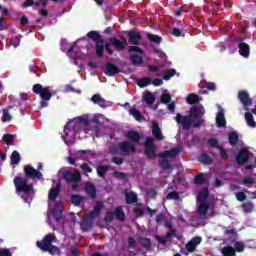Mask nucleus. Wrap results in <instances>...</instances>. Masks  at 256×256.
Instances as JSON below:
<instances>
[{
	"label": "nucleus",
	"instance_id": "39448f33",
	"mask_svg": "<svg viewBox=\"0 0 256 256\" xmlns=\"http://www.w3.org/2000/svg\"><path fill=\"white\" fill-rule=\"evenodd\" d=\"M63 179L72 191H77L79 189V183H81L83 176H81V171L75 169L74 172H64Z\"/></svg>",
	"mask_w": 256,
	"mask_h": 256
},
{
	"label": "nucleus",
	"instance_id": "6e6d98bb",
	"mask_svg": "<svg viewBox=\"0 0 256 256\" xmlns=\"http://www.w3.org/2000/svg\"><path fill=\"white\" fill-rule=\"evenodd\" d=\"M208 145L210 147H214L215 149H219V147H221V145H219V140H217V138L208 139Z\"/></svg>",
	"mask_w": 256,
	"mask_h": 256
},
{
	"label": "nucleus",
	"instance_id": "dca6fc26",
	"mask_svg": "<svg viewBox=\"0 0 256 256\" xmlns=\"http://www.w3.org/2000/svg\"><path fill=\"white\" fill-rule=\"evenodd\" d=\"M93 219L89 214L87 218L82 219L80 222V229L82 231H91L93 229Z\"/></svg>",
	"mask_w": 256,
	"mask_h": 256
},
{
	"label": "nucleus",
	"instance_id": "4c0bfd02",
	"mask_svg": "<svg viewBox=\"0 0 256 256\" xmlns=\"http://www.w3.org/2000/svg\"><path fill=\"white\" fill-rule=\"evenodd\" d=\"M207 211H209V203L206 201L200 203L198 206V213L200 215H207Z\"/></svg>",
	"mask_w": 256,
	"mask_h": 256
},
{
	"label": "nucleus",
	"instance_id": "1a4fd4ad",
	"mask_svg": "<svg viewBox=\"0 0 256 256\" xmlns=\"http://www.w3.org/2000/svg\"><path fill=\"white\" fill-rule=\"evenodd\" d=\"M165 227H167V229H170L166 235L164 236H159L156 235L155 239L156 241H158V243H160V245H167V239H171V237H177V230L173 229V224L171 222H166L165 223Z\"/></svg>",
	"mask_w": 256,
	"mask_h": 256
},
{
	"label": "nucleus",
	"instance_id": "4be33fe9",
	"mask_svg": "<svg viewBox=\"0 0 256 256\" xmlns=\"http://www.w3.org/2000/svg\"><path fill=\"white\" fill-rule=\"evenodd\" d=\"M91 101H93L95 105L102 107V109H107V102L103 99V97H101V94H94Z\"/></svg>",
	"mask_w": 256,
	"mask_h": 256
},
{
	"label": "nucleus",
	"instance_id": "b1692460",
	"mask_svg": "<svg viewBox=\"0 0 256 256\" xmlns=\"http://www.w3.org/2000/svg\"><path fill=\"white\" fill-rule=\"evenodd\" d=\"M103 209V204L101 202H97L94 206V209L88 214L92 219H95L101 215V211Z\"/></svg>",
	"mask_w": 256,
	"mask_h": 256
},
{
	"label": "nucleus",
	"instance_id": "7c9ffc66",
	"mask_svg": "<svg viewBox=\"0 0 256 256\" xmlns=\"http://www.w3.org/2000/svg\"><path fill=\"white\" fill-rule=\"evenodd\" d=\"M98 177L101 179H105V175H107V172L109 171V166L107 165H100L96 169Z\"/></svg>",
	"mask_w": 256,
	"mask_h": 256
},
{
	"label": "nucleus",
	"instance_id": "3c124183",
	"mask_svg": "<svg viewBox=\"0 0 256 256\" xmlns=\"http://www.w3.org/2000/svg\"><path fill=\"white\" fill-rule=\"evenodd\" d=\"M166 199H168V201H171V200L178 201V199H180L179 192L172 191V192L168 193L166 196Z\"/></svg>",
	"mask_w": 256,
	"mask_h": 256
},
{
	"label": "nucleus",
	"instance_id": "e433bc0d",
	"mask_svg": "<svg viewBox=\"0 0 256 256\" xmlns=\"http://www.w3.org/2000/svg\"><path fill=\"white\" fill-rule=\"evenodd\" d=\"M216 123L218 127H225L227 125V121L225 120V114H223V112H219L217 114Z\"/></svg>",
	"mask_w": 256,
	"mask_h": 256
},
{
	"label": "nucleus",
	"instance_id": "a878e982",
	"mask_svg": "<svg viewBox=\"0 0 256 256\" xmlns=\"http://www.w3.org/2000/svg\"><path fill=\"white\" fill-rule=\"evenodd\" d=\"M143 54H131L130 61L135 66L143 65Z\"/></svg>",
	"mask_w": 256,
	"mask_h": 256
},
{
	"label": "nucleus",
	"instance_id": "bf43d9fd",
	"mask_svg": "<svg viewBox=\"0 0 256 256\" xmlns=\"http://www.w3.org/2000/svg\"><path fill=\"white\" fill-rule=\"evenodd\" d=\"M243 185H253L255 183V179L251 176H246L242 180Z\"/></svg>",
	"mask_w": 256,
	"mask_h": 256
},
{
	"label": "nucleus",
	"instance_id": "a19ab883",
	"mask_svg": "<svg viewBox=\"0 0 256 256\" xmlns=\"http://www.w3.org/2000/svg\"><path fill=\"white\" fill-rule=\"evenodd\" d=\"M144 101L145 103H147V105H153V103H155V95H153V93L151 92H146L144 94Z\"/></svg>",
	"mask_w": 256,
	"mask_h": 256
},
{
	"label": "nucleus",
	"instance_id": "412c9836",
	"mask_svg": "<svg viewBox=\"0 0 256 256\" xmlns=\"http://www.w3.org/2000/svg\"><path fill=\"white\" fill-rule=\"evenodd\" d=\"M194 183L196 185H207L209 183V177L205 173H198L194 177Z\"/></svg>",
	"mask_w": 256,
	"mask_h": 256
},
{
	"label": "nucleus",
	"instance_id": "f03ea898",
	"mask_svg": "<svg viewBox=\"0 0 256 256\" xmlns=\"http://www.w3.org/2000/svg\"><path fill=\"white\" fill-rule=\"evenodd\" d=\"M191 115L194 118V120L191 119V116H183L181 113H177L175 116V121L178 125L182 126V129L184 131H189L191 129V125L193 127H200L203 125L204 121L203 118H201V109L199 107H193L191 110Z\"/></svg>",
	"mask_w": 256,
	"mask_h": 256
},
{
	"label": "nucleus",
	"instance_id": "49530a36",
	"mask_svg": "<svg viewBox=\"0 0 256 256\" xmlns=\"http://www.w3.org/2000/svg\"><path fill=\"white\" fill-rule=\"evenodd\" d=\"M52 217L57 222L61 221V218L63 217V209H54L52 211Z\"/></svg>",
	"mask_w": 256,
	"mask_h": 256
},
{
	"label": "nucleus",
	"instance_id": "473e14b6",
	"mask_svg": "<svg viewBox=\"0 0 256 256\" xmlns=\"http://www.w3.org/2000/svg\"><path fill=\"white\" fill-rule=\"evenodd\" d=\"M175 75H177V70H175V68H171L164 71L162 79L164 81H169L172 77H175Z\"/></svg>",
	"mask_w": 256,
	"mask_h": 256
},
{
	"label": "nucleus",
	"instance_id": "c756f323",
	"mask_svg": "<svg viewBox=\"0 0 256 256\" xmlns=\"http://www.w3.org/2000/svg\"><path fill=\"white\" fill-rule=\"evenodd\" d=\"M199 161L203 165H213V158H211V156H209V154H207V153L201 154L199 157Z\"/></svg>",
	"mask_w": 256,
	"mask_h": 256
},
{
	"label": "nucleus",
	"instance_id": "0eeeda50",
	"mask_svg": "<svg viewBox=\"0 0 256 256\" xmlns=\"http://www.w3.org/2000/svg\"><path fill=\"white\" fill-rule=\"evenodd\" d=\"M119 151H122L124 155H129V153H137V147L129 141L120 142L118 146L115 144L109 146L110 155H119Z\"/></svg>",
	"mask_w": 256,
	"mask_h": 256
},
{
	"label": "nucleus",
	"instance_id": "bb28decb",
	"mask_svg": "<svg viewBox=\"0 0 256 256\" xmlns=\"http://www.w3.org/2000/svg\"><path fill=\"white\" fill-rule=\"evenodd\" d=\"M114 217H116L118 221H121L122 223H124V221H127V218L125 217V212L121 207L115 208Z\"/></svg>",
	"mask_w": 256,
	"mask_h": 256
},
{
	"label": "nucleus",
	"instance_id": "a18cd8bd",
	"mask_svg": "<svg viewBox=\"0 0 256 256\" xmlns=\"http://www.w3.org/2000/svg\"><path fill=\"white\" fill-rule=\"evenodd\" d=\"M186 101L188 105H195V103H199V96L197 94H190L187 96Z\"/></svg>",
	"mask_w": 256,
	"mask_h": 256
},
{
	"label": "nucleus",
	"instance_id": "c03bdc74",
	"mask_svg": "<svg viewBox=\"0 0 256 256\" xmlns=\"http://www.w3.org/2000/svg\"><path fill=\"white\" fill-rule=\"evenodd\" d=\"M137 85L140 86L141 88H145L148 85H151V78L149 77L140 78L137 82Z\"/></svg>",
	"mask_w": 256,
	"mask_h": 256
},
{
	"label": "nucleus",
	"instance_id": "de8ad7c7",
	"mask_svg": "<svg viewBox=\"0 0 256 256\" xmlns=\"http://www.w3.org/2000/svg\"><path fill=\"white\" fill-rule=\"evenodd\" d=\"M140 245L144 249H151V239L147 237L140 238Z\"/></svg>",
	"mask_w": 256,
	"mask_h": 256
},
{
	"label": "nucleus",
	"instance_id": "6ab92c4d",
	"mask_svg": "<svg viewBox=\"0 0 256 256\" xmlns=\"http://www.w3.org/2000/svg\"><path fill=\"white\" fill-rule=\"evenodd\" d=\"M239 53L242 57H249L251 53V47H249V44L245 42H240L238 45Z\"/></svg>",
	"mask_w": 256,
	"mask_h": 256
},
{
	"label": "nucleus",
	"instance_id": "7ed1b4c3",
	"mask_svg": "<svg viewBox=\"0 0 256 256\" xmlns=\"http://www.w3.org/2000/svg\"><path fill=\"white\" fill-rule=\"evenodd\" d=\"M53 243H55V234L49 233L43 237L42 241H37L36 245L44 253H49L52 256H61V248L53 245Z\"/></svg>",
	"mask_w": 256,
	"mask_h": 256
},
{
	"label": "nucleus",
	"instance_id": "603ef678",
	"mask_svg": "<svg viewBox=\"0 0 256 256\" xmlns=\"http://www.w3.org/2000/svg\"><path fill=\"white\" fill-rule=\"evenodd\" d=\"M218 151L220 152L221 159L224 161H227L229 159V154L227 153V150L223 148V146H218Z\"/></svg>",
	"mask_w": 256,
	"mask_h": 256
},
{
	"label": "nucleus",
	"instance_id": "72a5a7b5",
	"mask_svg": "<svg viewBox=\"0 0 256 256\" xmlns=\"http://www.w3.org/2000/svg\"><path fill=\"white\" fill-rule=\"evenodd\" d=\"M228 141L232 145V147H235L237 143H239V135L237 132H230L228 135Z\"/></svg>",
	"mask_w": 256,
	"mask_h": 256
},
{
	"label": "nucleus",
	"instance_id": "37998d69",
	"mask_svg": "<svg viewBox=\"0 0 256 256\" xmlns=\"http://www.w3.org/2000/svg\"><path fill=\"white\" fill-rule=\"evenodd\" d=\"M85 197L81 196V195H72L71 197V201L73 203V205H75V207H79V205H81V203H83Z\"/></svg>",
	"mask_w": 256,
	"mask_h": 256
},
{
	"label": "nucleus",
	"instance_id": "09e8293b",
	"mask_svg": "<svg viewBox=\"0 0 256 256\" xmlns=\"http://www.w3.org/2000/svg\"><path fill=\"white\" fill-rule=\"evenodd\" d=\"M147 38L151 41V43H161V41H163V38L159 35H155V34H148Z\"/></svg>",
	"mask_w": 256,
	"mask_h": 256
},
{
	"label": "nucleus",
	"instance_id": "5fc2aeb1",
	"mask_svg": "<svg viewBox=\"0 0 256 256\" xmlns=\"http://www.w3.org/2000/svg\"><path fill=\"white\" fill-rule=\"evenodd\" d=\"M80 169L83 171V173H93V168H91V166H89V164L86 162H83L80 165Z\"/></svg>",
	"mask_w": 256,
	"mask_h": 256
},
{
	"label": "nucleus",
	"instance_id": "423d86ee",
	"mask_svg": "<svg viewBox=\"0 0 256 256\" xmlns=\"http://www.w3.org/2000/svg\"><path fill=\"white\" fill-rule=\"evenodd\" d=\"M88 39H91L95 44V53L99 59H103V52L105 51V40L101 37L99 32L92 30L86 34Z\"/></svg>",
	"mask_w": 256,
	"mask_h": 256
},
{
	"label": "nucleus",
	"instance_id": "2f4dec72",
	"mask_svg": "<svg viewBox=\"0 0 256 256\" xmlns=\"http://www.w3.org/2000/svg\"><path fill=\"white\" fill-rule=\"evenodd\" d=\"M253 209H255V205L252 201H246L242 204V211L244 213H253Z\"/></svg>",
	"mask_w": 256,
	"mask_h": 256
},
{
	"label": "nucleus",
	"instance_id": "f704fd0d",
	"mask_svg": "<svg viewBox=\"0 0 256 256\" xmlns=\"http://www.w3.org/2000/svg\"><path fill=\"white\" fill-rule=\"evenodd\" d=\"M245 120L247 122L248 127H252V128L256 127L255 118L253 117V114H251V112L245 113Z\"/></svg>",
	"mask_w": 256,
	"mask_h": 256
},
{
	"label": "nucleus",
	"instance_id": "5701e85b",
	"mask_svg": "<svg viewBox=\"0 0 256 256\" xmlns=\"http://www.w3.org/2000/svg\"><path fill=\"white\" fill-rule=\"evenodd\" d=\"M125 201L127 205H132V203H138L137 201H139V197L137 196V193L130 191L125 194Z\"/></svg>",
	"mask_w": 256,
	"mask_h": 256
},
{
	"label": "nucleus",
	"instance_id": "f8f14e48",
	"mask_svg": "<svg viewBox=\"0 0 256 256\" xmlns=\"http://www.w3.org/2000/svg\"><path fill=\"white\" fill-rule=\"evenodd\" d=\"M238 99L245 109L253 105V100L251 99V96H249V92H247V90H240L238 92Z\"/></svg>",
	"mask_w": 256,
	"mask_h": 256
},
{
	"label": "nucleus",
	"instance_id": "2eb2a0df",
	"mask_svg": "<svg viewBox=\"0 0 256 256\" xmlns=\"http://www.w3.org/2000/svg\"><path fill=\"white\" fill-rule=\"evenodd\" d=\"M104 73L107 77H115V75L121 73V70L113 63H106Z\"/></svg>",
	"mask_w": 256,
	"mask_h": 256
},
{
	"label": "nucleus",
	"instance_id": "f257e3e1",
	"mask_svg": "<svg viewBox=\"0 0 256 256\" xmlns=\"http://www.w3.org/2000/svg\"><path fill=\"white\" fill-rule=\"evenodd\" d=\"M24 174L26 178L16 176L13 179L15 193L22 199L23 203L31 205L33 197H35V188L32 183H29V179H43V173L31 165H24Z\"/></svg>",
	"mask_w": 256,
	"mask_h": 256
},
{
	"label": "nucleus",
	"instance_id": "69168bd1",
	"mask_svg": "<svg viewBox=\"0 0 256 256\" xmlns=\"http://www.w3.org/2000/svg\"><path fill=\"white\" fill-rule=\"evenodd\" d=\"M0 256H13V254H11V250L7 248H0Z\"/></svg>",
	"mask_w": 256,
	"mask_h": 256
},
{
	"label": "nucleus",
	"instance_id": "e2e57ef3",
	"mask_svg": "<svg viewBox=\"0 0 256 256\" xmlns=\"http://www.w3.org/2000/svg\"><path fill=\"white\" fill-rule=\"evenodd\" d=\"M111 161H112V163H114L115 165H123V162L125 161V159L122 158V157H117V156H115V157L112 158Z\"/></svg>",
	"mask_w": 256,
	"mask_h": 256
},
{
	"label": "nucleus",
	"instance_id": "c9c22d12",
	"mask_svg": "<svg viewBox=\"0 0 256 256\" xmlns=\"http://www.w3.org/2000/svg\"><path fill=\"white\" fill-rule=\"evenodd\" d=\"M59 191H60L59 186H56L55 188L50 189L48 194V198L50 199V201L57 200V197H59Z\"/></svg>",
	"mask_w": 256,
	"mask_h": 256
},
{
	"label": "nucleus",
	"instance_id": "13d9d810",
	"mask_svg": "<svg viewBox=\"0 0 256 256\" xmlns=\"http://www.w3.org/2000/svg\"><path fill=\"white\" fill-rule=\"evenodd\" d=\"M161 103H163L164 105L171 103V94H167V93L162 94Z\"/></svg>",
	"mask_w": 256,
	"mask_h": 256
},
{
	"label": "nucleus",
	"instance_id": "58836bf2",
	"mask_svg": "<svg viewBox=\"0 0 256 256\" xmlns=\"http://www.w3.org/2000/svg\"><path fill=\"white\" fill-rule=\"evenodd\" d=\"M21 161V155L18 151L14 150L11 155V164L12 165H19Z\"/></svg>",
	"mask_w": 256,
	"mask_h": 256
},
{
	"label": "nucleus",
	"instance_id": "338daca9",
	"mask_svg": "<svg viewBox=\"0 0 256 256\" xmlns=\"http://www.w3.org/2000/svg\"><path fill=\"white\" fill-rule=\"evenodd\" d=\"M196 247L197 246L195 244H193L191 241L186 244V249L189 253H193V251H195Z\"/></svg>",
	"mask_w": 256,
	"mask_h": 256
},
{
	"label": "nucleus",
	"instance_id": "ddd939ff",
	"mask_svg": "<svg viewBox=\"0 0 256 256\" xmlns=\"http://www.w3.org/2000/svg\"><path fill=\"white\" fill-rule=\"evenodd\" d=\"M251 159V152L247 149H242L238 152L236 155V163L238 165H245V163H248Z\"/></svg>",
	"mask_w": 256,
	"mask_h": 256
},
{
	"label": "nucleus",
	"instance_id": "aec40b11",
	"mask_svg": "<svg viewBox=\"0 0 256 256\" xmlns=\"http://www.w3.org/2000/svg\"><path fill=\"white\" fill-rule=\"evenodd\" d=\"M152 135L155 137V139H158V141H163V139H165L163 133L161 132L159 124H157L156 122L152 123Z\"/></svg>",
	"mask_w": 256,
	"mask_h": 256
},
{
	"label": "nucleus",
	"instance_id": "4468645a",
	"mask_svg": "<svg viewBox=\"0 0 256 256\" xmlns=\"http://www.w3.org/2000/svg\"><path fill=\"white\" fill-rule=\"evenodd\" d=\"M126 35L129 37L128 43H130V45H139V43H141V39H143L141 33L135 31H126Z\"/></svg>",
	"mask_w": 256,
	"mask_h": 256
},
{
	"label": "nucleus",
	"instance_id": "0e129e2a",
	"mask_svg": "<svg viewBox=\"0 0 256 256\" xmlns=\"http://www.w3.org/2000/svg\"><path fill=\"white\" fill-rule=\"evenodd\" d=\"M113 176L116 177V179H127V174L119 171H114Z\"/></svg>",
	"mask_w": 256,
	"mask_h": 256
},
{
	"label": "nucleus",
	"instance_id": "a211bd4d",
	"mask_svg": "<svg viewBox=\"0 0 256 256\" xmlns=\"http://www.w3.org/2000/svg\"><path fill=\"white\" fill-rule=\"evenodd\" d=\"M126 138L128 141H131V143H135L136 145L141 141V134L137 131L129 130L126 133Z\"/></svg>",
	"mask_w": 256,
	"mask_h": 256
},
{
	"label": "nucleus",
	"instance_id": "8fccbe9b",
	"mask_svg": "<svg viewBox=\"0 0 256 256\" xmlns=\"http://www.w3.org/2000/svg\"><path fill=\"white\" fill-rule=\"evenodd\" d=\"M234 247L235 253H243V251H245V244H243V242H235Z\"/></svg>",
	"mask_w": 256,
	"mask_h": 256
},
{
	"label": "nucleus",
	"instance_id": "f3484780",
	"mask_svg": "<svg viewBox=\"0 0 256 256\" xmlns=\"http://www.w3.org/2000/svg\"><path fill=\"white\" fill-rule=\"evenodd\" d=\"M85 192L90 199H97V188L91 182L85 184Z\"/></svg>",
	"mask_w": 256,
	"mask_h": 256
},
{
	"label": "nucleus",
	"instance_id": "20e7f679",
	"mask_svg": "<svg viewBox=\"0 0 256 256\" xmlns=\"http://www.w3.org/2000/svg\"><path fill=\"white\" fill-rule=\"evenodd\" d=\"M32 91L33 93H35V95H39L40 96V106L42 108L48 107L49 102L51 101V97H53V92L51 90V87L46 86L43 87V85L41 84H35L32 87Z\"/></svg>",
	"mask_w": 256,
	"mask_h": 256
},
{
	"label": "nucleus",
	"instance_id": "79ce46f5",
	"mask_svg": "<svg viewBox=\"0 0 256 256\" xmlns=\"http://www.w3.org/2000/svg\"><path fill=\"white\" fill-rule=\"evenodd\" d=\"M2 140L4 141V143H6V145H8V147H10L11 145H13V142L15 141V135L4 134Z\"/></svg>",
	"mask_w": 256,
	"mask_h": 256
},
{
	"label": "nucleus",
	"instance_id": "4d7b16f0",
	"mask_svg": "<svg viewBox=\"0 0 256 256\" xmlns=\"http://www.w3.org/2000/svg\"><path fill=\"white\" fill-rule=\"evenodd\" d=\"M104 219L107 223H111L115 219V211H107Z\"/></svg>",
	"mask_w": 256,
	"mask_h": 256
},
{
	"label": "nucleus",
	"instance_id": "864d4df0",
	"mask_svg": "<svg viewBox=\"0 0 256 256\" xmlns=\"http://www.w3.org/2000/svg\"><path fill=\"white\" fill-rule=\"evenodd\" d=\"M235 197L237 201H240L241 203L247 200V194H245V192L242 191L236 192Z\"/></svg>",
	"mask_w": 256,
	"mask_h": 256
},
{
	"label": "nucleus",
	"instance_id": "cd10ccee",
	"mask_svg": "<svg viewBox=\"0 0 256 256\" xmlns=\"http://www.w3.org/2000/svg\"><path fill=\"white\" fill-rule=\"evenodd\" d=\"M134 215H136V217H143V215H145V206L143 203H136V207L134 208Z\"/></svg>",
	"mask_w": 256,
	"mask_h": 256
},
{
	"label": "nucleus",
	"instance_id": "c85d7f7f",
	"mask_svg": "<svg viewBox=\"0 0 256 256\" xmlns=\"http://www.w3.org/2000/svg\"><path fill=\"white\" fill-rule=\"evenodd\" d=\"M9 109H13V106H8L2 110V123H7L13 119L11 114H9Z\"/></svg>",
	"mask_w": 256,
	"mask_h": 256
},
{
	"label": "nucleus",
	"instance_id": "774afa93",
	"mask_svg": "<svg viewBox=\"0 0 256 256\" xmlns=\"http://www.w3.org/2000/svg\"><path fill=\"white\" fill-rule=\"evenodd\" d=\"M205 87L208 89V91H215V89H217V86L213 82H207Z\"/></svg>",
	"mask_w": 256,
	"mask_h": 256
},
{
	"label": "nucleus",
	"instance_id": "ea45409f",
	"mask_svg": "<svg viewBox=\"0 0 256 256\" xmlns=\"http://www.w3.org/2000/svg\"><path fill=\"white\" fill-rule=\"evenodd\" d=\"M222 255L224 256H236L237 254L235 253V248L232 246H226L222 248Z\"/></svg>",
	"mask_w": 256,
	"mask_h": 256
},
{
	"label": "nucleus",
	"instance_id": "393cba45",
	"mask_svg": "<svg viewBox=\"0 0 256 256\" xmlns=\"http://www.w3.org/2000/svg\"><path fill=\"white\" fill-rule=\"evenodd\" d=\"M129 113L132 115V117H134V119H136L140 123H141V121H143L145 119V117H143V114H141V111H139L135 107H131L129 109Z\"/></svg>",
	"mask_w": 256,
	"mask_h": 256
},
{
	"label": "nucleus",
	"instance_id": "9d476101",
	"mask_svg": "<svg viewBox=\"0 0 256 256\" xmlns=\"http://www.w3.org/2000/svg\"><path fill=\"white\" fill-rule=\"evenodd\" d=\"M144 153L148 159H155L157 152L155 150V141L151 137H147L144 142Z\"/></svg>",
	"mask_w": 256,
	"mask_h": 256
},
{
	"label": "nucleus",
	"instance_id": "9b49d317",
	"mask_svg": "<svg viewBox=\"0 0 256 256\" xmlns=\"http://www.w3.org/2000/svg\"><path fill=\"white\" fill-rule=\"evenodd\" d=\"M108 41L116 51H125V47H127V38L125 37H122L121 40L115 37H110L108 38Z\"/></svg>",
	"mask_w": 256,
	"mask_h": 256
},
{
	"label": "nucleus",
	"instance_id": "680f3d73",
	"mask_svg": "<svg viewBox=\"0 0 256 256\" xmlns=\"http://www.w3.org/2000/svg\"><path fill=\"white\" fill-rule=\"evenodd\" d=\"M199 197L201 199H209V189L204 188L201 192H199Z\"/></svg>",
	"mask_w": 256,
	"mask_h": 256
},
{
	"label": "nucleus",
	"instance_id": "6e6552de",
	"mask_svg": "<svg viewBox=\"0 0 256 256\" xmlns=\"http://www.w3.org/2000/svg\"><path fill=\"white\" fill-rule=\"evenodd\" d=\"M178 153H181V148H172L170 150H166L164 152H161L159 154L160 160H159V165L163 171H168V169H171V163L168 158H175L177 157Z\"/></svg>",
	"mask_w": 256,
	"mask_h": 256
},
{
	"label": "nucleus",
	"instance_id": "052dcab7",
	"mask_svg": "<svg viewBox=\"0 0 256 256\" xmlns=\"http://www.w3.org/2000/svg\"><path fill=\"white\" fill-rule=\"evenodd\" d=\"M129 53H139V55H143V50L138 46H130L128 48Z\"/></svg>",
	"mask_w": 256,
	"mask_h": 256
}]
</instances>
